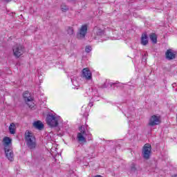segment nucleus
I'll use <instances>...</instances> for the list:
<instances>
[{"instance_id":"1","label":"nucleus","mask_w":177,"mask_h":177,"mask_svg":"<svg viewBox=\"0 0 177 177\" xmlns=\"http://www.w3.org/2000/svg\"><path fill=\"white\" fill-rule=\"evenodd\" d=\"M4 151L6 153V157L9 160V161H13L15 160V155L13 154V151L12 150V139L9 137H4L3 139Z\"/></svg>"},{"instance_id":"2","label":"nucleus","mask_w":177,"mask_h":177,"mask_svg":"<svg viewBox=\"0 0 177 177\" xmlns=\"http://www.w3.org/2000/svg\"><path fill=\"white\" fill-rule=\"evenodd\" d=\"M25 139L26 140V145L30 150H34L37 147V142H35V136L31 131H26Z\"/></svg>"},{"instance_id":"3","label":"nucleus","mask_w":177,"mask_h":177,"mask_svg":"<svg viewBox=\"0 0 177 177\" xmlns=\"http://www.w3.org/2000/svg\"><path fill=\"white\" fill-rule=\"evenodd\" d=\"M46 123L51 128H55L59 125V116L53 114L47 115Z\"/></svg>"},{"instance_id":"4","label":"nucleus","mask_w":177,"mask_h":177,"mask_svg":"<svg viewBox=\"0 0 177 177\" xmlns=\"http://www.w3.org/2000/svg\"><path fill=\"white\" fill-rule=\"evenodd\" d=\"M23 98L30 109H34V107H35V104L34 103V97H31V94H30L28 91H26L24 93Z\"/></svg>"},{"instance_id":"5","label":"nucleus","mask_w":177,"mask_h":177,"mask_svg":"<svg viewBox=\"0 0 177 177\" xmlns=\"http://www.w3.org/2000/svg\"><path fill=\"white\" fill-rule=\"evenodd\" d=\"M26 49L24 46L21 44H16L12 47V53L15 57L19 58L24 54Z\"/></svg>"},{"instance_id":"6","label":"nucleus","mask_w":177,"mask_h":177,"mask_svg":"<svg viewBox=\"0 0 177 177\" xmlns=\"http://www.w3.org/2000/svg\"><path fill=\"white\" fill-rule=\"evenodd\" d=\"M142 156L145 160H149L151 156V145L147 143L144 145L142 149Z\"/></svg>"},{"instance_id":"7","label":"nucleus","mask_w":177,"mask_h":177,"mask_svg":"<svg viewBox=\"0 0 177 177\" xmlns=\"http://www.w3.org/2000/svg\"><path fill=\"white\" fill-rule=\"evenodd\" d=\"M87 32H88V25L86 24L82 25L77 35V39H84Z\"/></svg>"},{"instance_id":"8","label":"nucleus","mask_w":177,"mask_h":177,"mask_svg":"<svg viewBox=\"0 0 177 177\" xmlns=\"http://www.w3.org/2000/svg\"><path fill=\"white\" fill-rule=\"evenodd\" d=\"M160 124H161V117L153 115L149 119L148 125L149 127H155V125H160Z\"/></svg>"},{"instance_id":"9","label":"nucleus","mask_w":177,"mask_h":177,"mask_svg":"<svg viewBox=\"0 0 177 177\" xmlns=\"http://www.w3.org/2000/svg\"><path fill=\"white\" fill-rule=\"evenodd\" d=\"M80 133H77V140L79 142V143H86V138L84 137V135H85V129L81 127L80 128Z\"/></svg>"},{"instance_id":"10","label":"nucleus","mask_w":177,"mask_h":177,"mask_svg":"<svg viewBox=\"0 0 177 177\" xmlns=\"http://www.w3.org/2000/svg\"><path fill=\"white\" fill-rule=\"evenodd\" d=\"M83 78H85L87 81L92 80V72L89 70V68H84L82 71Z\"/></svg>"},{"instance_id":"11","label":"nucleus","mask_w":177,"mask_h":177,"mask_svg":"<svg viewBox=\"0 0 177 177\" xmlns=\"http://www.w3.org/2000/svg\"><path fill=\"white\" fill-rule=\"evenodd\" d=\"M165 57L167 60H174L176 59V53L172 49H168L165 53Z\"/></svg>"},{"instance_id":"12","label":"nucleus","mask_w":177,"mask_h":177,"mask_svg":"<svg viewBox=\"0 0 177 177\" xmlns=\"http://www.w3.org/2000/svg\"><path fill=\"white\" fill-rule=\"evenodd\" d=\"M149 44V39H147V34L143 33L141 36V45L146 46Z\"/></svg>"},{"instance_id":"13","label":"nucleus","mask_w":177,"mask_h":177,"mask_svg":"<svg viewBox=\"0 0 177 177\" xmlns=\"http://www.w3.org/2000/svg\"><path fill=\"white\" fill-rule=\"evenodd\" d=\"M33 127H35L36 129H39V131H41V129L44 128V124L40 120H37L33 123Z\"/></svg>"},{"instance_id":"14","label":"nucleus","mask_w":177,"mask_h":177,"mask_svg":"<svg viewBox=\"0 0 177 177\" xmlns=\"http://www.w3.org/2000/svg\"><path fill=\"white\" fill-rule=\"evenodd\" d=\"M93 31L96 34L97 37H101V35H103V34H104L103 30L97 26H95L94 28Z\"/></svg>"},{"instance_id":"15","label":"nucleus","mask_w":177,"mask_h":177,"mask_svg":"<svg viewBox=\"0 0 177 177\" xmlns=\"http://www.w3.org/2000/svg\"><path fill=\"white\" fill-rule=\"evenodd\" d=\"M9 131L11 135H15V133H16V124H15V123H11L10 124Z\"/></svg>"},{"instance_id":"16","label":"nucleus","mask_w":177,"mask_h":177,"mask_svg":"<svg viewBox=\"0 0 177 177\" xmlns=\"http://www.w3.org/2000/svg\"><path fill=\"white\" fill-rule=\"evenodd\" d=\"M149 38L153 44H157V35H156V33H151L149 35Z\"/></svg>"},{"instance_id":"17","label":"nucleus","mask_w":177,"mask_h":177,"mask_svg":"<svg viewBox=\"0 0 177 177\" xmlns=\"http://www.w3.org/2000/svg\"><path fill=\"white\" fill-rule=\"evenodd\" d=\"M66 31L69 35H73V34H74V28H73V27H68Z\"/></svg>"},{"instance_id":"18","label":"nucleus","mask_w":177,"mask_h":177,"mask_svg":"<svg viewBox=\"0 0 177 177\" xmlns=\"http://www.w3.org/2000/svg\"><path fill=\"white\" fill-rule=\"evenodd\" d=\"M61 9H62V12H67V10H68V7H67V6L63 4L61 6Z\"/></svg>"},{"instance_id":"19","label":"nucleus","mask_w":177,"mask_h":177,"mask_svg":"<svg viewBox=\"0 0 177 177\" xmlns=\"http://www.w3.org/2000/svg\"><path fill=\"white\" fill-rule=\"evenodd\" d=\"M92 50V47L91 46H86L85 48V52L89 53Z\"/></svg>"},{"instance_id":"20","label":"nucleus","mask_w":177,"mask_h":177,"mask_svg":"<svg viewBox=\"0 0 177 177\" xmlns=\"http://www.w3.org/2000/svg\"><path fill=\"white\" fill-rule=\"evenodd\" d=\"M6 1V2H10V1H12V0H5Z\"/></svg>"},{"instance_id":"21","label":"nucleus","mask_w":177,"mask_h":177,"mask_svg":"<svg viewBox=\"0 0 177 177\" xmlns=\"http://www.w3.org/2000/svg\"><path fill=\"white\" fill-rule=\"evenodd\" d=\"M172 177H177V175H174V176H173Z\"/></svg>"},{"instance_id":"22","label":"nucleus","mask_w":177,"mask_h":177,"mask_svg":"<svg viewBox=\"0 0 177 177\" xmlns=\"http://www.w3.org/2000/svg\"><path fill=\"white\" fill-rule=\"evenodd\" d=\"M90 140H92V138H90Z\"/></svg>"}]
</instances>
